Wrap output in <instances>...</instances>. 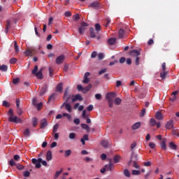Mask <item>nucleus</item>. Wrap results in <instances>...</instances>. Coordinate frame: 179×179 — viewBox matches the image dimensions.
I'll return each mask as SVG.
<instances>
[{
    "mask_svg": "<svg viewBox=\"0 0 179 179\" xmlns=\"http://www.w3.org/2000/svg\"><path fill=\"white\" fill-rule=\"evenodd\" d=\"M101 146H103V148H108V141H106V140L101 141Z\"/></svg>",
    "mask_w": 179,
    "mask_h": 179,
    "instance_id": "obj_26",
    "label": "nucleus"
},
{
    "mask_svg": "<svg viewBox=\"0 0 179 179\" xmlns=\"http://www.w3.org/2000/svg\"><path fill=\"white\" fill-rule=\"evenodd\" d=\"M37 71H38V66H35L34 69L32 70V75H36L38 73Z\"/></svg>",
    "mask_w": 179,
    "mask_h": 179,
    "instance_id": "obj_35",
    "label": "nucleus"
},
{
    "mask_svg": "<svg viewBox=\"0 0 179 179\" xmlns=\"http://www.w3.org/2000/svg\"><path fill=\"white\" fill-rule=\"evenodd\" d=\"M167 141V140L166 138H163L162 143H161V148L162 149V150H166L167 149V147L166 146V142Z\"/></svg>",
    "mask_w": 179,
    "mask_h": 179,
    "instance_id": "obj_20",
    "label": "nucleus"
},
{
    "mask_svg": "<svg viewBox=\"0 0 179 179\" xmlns=\"http://www.w3.org/2000/svg\"><path fill=\"white\" fill-rule=\"evenodd\" d=\"M17 113L19 115H22V114H23V110H22V108H17Z\"/></svg>",
    "mask_w": 179,
    "mask_h": 179,
    "instance_id": "obj_50",
    "label": "nucleus"
},
{
    "mask_svg": "<svg viewBox=\"0 0 179 179\" xmlns=\"http://www.w3.org/2000/svg\"><path fill=\"white\" fill-rule=\"evenodd\" d=\"M108 106L110 107V108H112L113 103V100L112 99H108Z\"/></svg>",
    "mask_w": 179,
    "mask_h": 179,
    "instance_id": "obj_57",
    "label": "nucleus"
},
{
    "mask_svg": "<svg viewBox=\"0 0 179 179\" xmlns=\"http://www.w3.org/2000/svg\"><path fill=\"white\" fill-rule=\"evenodd\" d=\"M61 173H62V169H61L60 171H56L55 175V178H58V177H59Z\"/></svg>",
    "mask_w": 179,
    "mask_h": 179,
    "instance_id": "obj_48",
    "label": "nucleus"
},
{
    "mask_svg": "<svg viewBox=\"0 0 179 179\" xmlns=\"http://www.w3.org/2000/svg\"><path fill=\"white\" fill-rule=\"evenodd\" d=\"M107 72V69H102L99 71V75H103V73H106Z\"/></svg>",
    "mask_w": 179,
    "mask_h": 179,
    "instance_id": "obj_53",
    "label": "nucleus"
},
{
    "mask_svg": "<svg viewBox=\"0 0 179 179\" xmlns=\"http://www.w3.org/2000/svg\"><path fill=\"white\" fill-rule=\"evenodd\" d=\"M64 59H65V56H64V55L59 56L56 59V64L57 65H61V64L64 62Z\"/></svg>",
    "mask_w": 179,
    "mask_h": 179,
    "instance_id": "obj_9",
    "label": "nucleus"
},
{
    "mask_svg": "<svg viewBox=\"0 0 179 179\" xmlns=\"http://www.w3.org/2000/svg\"><path fill=\"white\" fill-rule=\"evenodd\" d=\"M24 177H29L30 176V172L26 171L23 173Z\"/></svg>",
    "mask_w": 179,
    "mask_h": 179,
    "instance_id": "obj_62",
    "label": "nucleus"
},
{
    "mask_svg": "<svg viewBox=\"0 0 179 179\" xmlns=\"http://www.w3.org/2000/svg\"><path fill=\"white\" fill-rule=\"evenodd\" d=\"M120 160H121V157L120 155H115L113 157L114 163H120Z\"/></svg>",
    "mask_w": 179,
    "mask_h": 179,
    "instance_id": "obj_27",
    "label": "nucleus"
},
{
    "mask_svg": "<svg viewBox=\"0 0 179 179\" xmlns=\"http://www.w3.org/2000/svg\"><path fill=\"white\" fill-rule=\"evenodd\" d=\"M165 128H166V129H173V128H174V121L173 120H169Z\"/></svg>",
    "mask_w": 179,
    "mask_h": 179,
    "instance_id": "obj_11",
    "label": "nucleus"
},
{
    "mask_svg": "<svg viewBox=\"0 0 179 179\" xmlns=\"http://www.w3.org/2000/svg\"><path fill=\"white\" fill-rule=\"evenodd\" d=\"M89 80H90L89 78L84 77V80H83V83L87 84V83H89Z\"/></svg>",
    "mask_w": 179,
    "mask_h": 179,
    "instance_id": "obj_64",
    "label": "nucleus"
},
{
    "mask_svg": "<svg viewBox=\"0 0 179 179\" xmlns=\"http://www.w3.org/2000/svg\"><path fill=\"white\" fill-rule=\"evenodd\" d=\"M89 8H94V9H99L100 3L98 1H94L89 5Z\"/></svg>",
    "mask_w": 179,
    "mask_h": 179,
    "instance_id": "obj_12",
    "label": "nucleus"
},
{
    "mask_svg": "<svg viewBox=\"0 0 179 179\" xmlns=\"http://www.w3.org/2000/svg\"><path fill=\"white\" fill-rule=\"evenodd\" d=\"M95 99L96 100H100L101 99V94H95Z\"/></svg>",
    "mask_w": 179,
    "mask_h": 179,
    "instance_id": "obj_63",
    "label": "nucleus"
},
{
    "mask_svg": "<svg viewBox=\"0 0 179 179\" xmlns=\"http://www.w3.org/2000/svg\"><path fill=\"white\" fill-rule=\"evenodd\" d=\"M94 27H95V31H96V34H99V33L101 30V26L100 25V24L96 23V24H95Z\"/></svg>",
    "mask_w": 179,
    "mask_h": 179,
    "instance_id": "obj_22",
    "label": "nucleus"
},
{
    "mask_svg": "<svg viewBox=\"0 0 179 179\" xmlns=\"http://www.w3.org/2000/svg\"><path fill=\"white\" fill-rule=\"evenodd\" d=\"M2 104L4 107H10V104L7 101H3Z\"/></svg>",
    "mask_w": 179,
    "mask_h": 179,
    "instance_id": "obj_49",
    "label": "nucleus"
},
{
    "mask_svg": "<svg viewBox=\"0 0 179 179\" xmlns=\"http://www.w3.org/2000/svg\"><path fill=\"white\" fill-rule=\"evenodd\" d=\"M69 138V139H75V138H76V134L75 133H70Z\"/></svg>",
    "mask_w": 179,
    "mask_h": 179,
    "instance_id": "obj_46",
    "label": "nucleus"
},
{
    "mask_svg": "<svg viewBox=\"0 0 179 179\" xmlns=\"http://www.w3.org/2000/svg\"><path fill=\"white\" fill-rule=\"evenodd\" d=\"M57 92H62V83H59L57 86Z\"/></svg>",
    "mask_w": 179,
    "mask_h": 179,
    "instance_id": "obj_45",
    "label": "nucleus"
},
{
    "mask_svg": "<svg viewBox=\"0 0 179 179\" xmlns=\"http://www.w3.org/2000/svg\"><path fill=\"white\" fill-rule=\"evenodd\" d=\"M114 97H117V94L115 92H110L106 94V99L107 100H113Z\"/></svg>",
    "mask_w": 179,
    "mask_h": 179,
    "instance_id": "obj_10",
    "label": "nucleus"
},
{
    "mask_svg": "<svg viewBox=\"0 0 179 179\" xmlns=\"http://www.w3.org/2000/svg\"><path fill=\"white\" fill-rule=\"evenodd\" d=\"M87 26H89V24L87 22H81V26L78 29L80 34H85V31H86V27H87Z\"/></svg>",
    "mask_w": 179,
    "mask_h": 179,
    "instance_id": "obj_2",
    "label": "nucleus"
},
{
    "mask_svg": "<svg viewBox=\"0 0 179 179\" xmlns=\"http://www.w3.org/2000/svg\"><path fill=\"white\" fill-rule=\"evenodd\" d=\"M36 107L37 110H40V108H41V107H43V102H41V103L36 104Z\"/></svg>",
    "mask_w": 179,
    "mask_h": 179,
    "instance_id": "obj_58",
    "label": "nucleus"
},
{
    "mask_svg": "<svg viewBox=\"0 0 179 179\" xmlns=\"http://www.w3.org/2000/svg\"><path fill=\"white\" fill-rule=\"evenodd\" d=\"M48 125L47 122V119L44 118L41 120V129H43V128H45Z\"/></svg>",
    "mask_w": 179,
    "mask_h": 179,
    "instance_id": "obj_14",
    "label": "nucleus"
},
{
    "mask_svg": "<svg viewBox=\"0 0 179 179\" xmlns=\"http://www.w3.org/2000/svg\"><path fill=\"white\" fill-rule=\"evenodd\" d=\"M9 164H10V166H11V167H13V166H15L16 164V162H15V160L10 159L9 161Z\"/></svg>",
    "mask_w": 179,
    "mask_h": 179,
    "instance_id": "obj_54",
    "label": "nucleus"
},
{
    "mask_svg": "<svg viewBox=\"0 0 179 179\" xmlns=\"http://www.w3.org/2000/svg\"><path fill=\"white\" fill-rule=\"evenodd\" d=\"M155 118H157V120H163V115L160 112H157L155 114Z\"/></svg>",
    "mask_w": 179,
    "mask_h": 179,
    "instance_id": "obj_25",
    "label": "nucleus"
},
{
    "mask_svg": "<svg viewBox=\"0 0 179 179\" xmlns=\"http://www.w3.org/2000/svg\"><path fill=\"white\" fill-rule=\"evenodd\" d=\"M80 19V17L79 16V14H76L73 17V20H79Z\"/></svg>",
    "mask_w": 179,
    "mask_h": 179,
    "instance_id": "obj_51",
    "label": "nucleus"
},
{
    "mask_svg": "<svg viewBox=\"0 0 179 179\" xmlns=\"http://www.w3.org/2000/svg\"><path fill=\"white\" fill-rule=\"evenodd\" d=\"M89 117V115L86 114V110H84L83 111V118H87Z\"/></svg>",
    "mask_w": 179,
    "mask_h": 179,
    "instance_id": "obj_60",
    "label": "nucleus"
},
{
    "mask_svg": "<svg viewBox=\"0 0 179 179\" xmlns=\"http://www.w3.org/2000/svg\"><path fill=\"white\" fill-rule=\"evenodd\" d=\"M69 99H71V94H69V92L68 88L64 92V100H65V103H68L69 101Z\"/></svg>",
    "mask_w": 179,
    "mask_h": 179,
    "instance_id": "obj_7",
    "label": "nucleus"
},
{
    "mask_svg": "<svg viewBox=\"0 0 179 179\" xmlns=\"http://www.w3.org/2000/svg\"><path fill=\"white\" fill-rule=\"evenodd\" d=\"M166 75H167V72L164 71L163 73H160V78H162V79H166Z\"/></svg>",
    "mask_w": 179,
    "mask_h": 179,
    "instance_id": "obj_41",
    "label": "nucleus"
},
{
    "mask_svg": "<svg viewBox=\"0 0 179 179\" xmlns=\"http://www.w3.org/2000/svg\"><path fill=\"white\" fill-rule=\"evenodd\" d=\"M17 169H18V170H23V169H24V166L22 164H17Z\"/></svg>",
    "mask_w": 179,
    "mask_h": 179,
    "instance_id": "obj_61",
    "label": "nucleus"
},
{
    "mask_svg": "<svg viewBox=\"0 0 179 179\" xmlns=\"http://www.w3.org/2000/svg\"><path fill=\"white\" fill-rule=\"evenodd\" d=\"M38 79H43V69L38 71V73L35 75Z\"/></svg>",
    "mask_w": 179,
    "mask_h": 179,
    "instance_id": "obj_24",
    "label": "nucleus"
},
{
    "mask_svg": "<svg viewBox=\"0 0 179 179\" xmlns=\"http://www.w3.org/2000/svg\"><path fill=\"white\" fill-rule=\"evenodd\" d=\"M116 41H117V39L115 38H110L108 40V44H110V45H113V44H115Z\"/></svg>",
    "mask_w": 179,
    "mask_h": 179,
    "instance_id": "obj_23",
    "label": "nucleus"
},
{
    "mask_svg": "<svg viewBox=\"0 0 179 179\" xmlns=\"http://www.w3.org/2000/svg\"><path fill=\"white\" fill-rule=\"evenodd\" d=\"M98 59L99 61H101L102 59H104V53L101 52L98 54Z\"/></svg>",
    "mask_w": 179,
    "mask_h": 179,
    "instance_id": "obj_38",
    "label": "nucleus"
},
{
    "mask_svg": "<svg viewBox=\"0 0 179 179\" xmlns=\"http://www.w3.org/2000/svg\"><path fill=\"white\" fill-rule=\"evenodd\" d=\"M64 106L65 107V109L68 111V113H72V106H71V104H69L68 102H64L61 108H62Z\"/></svg>",
    "mask_w": 179,
    "mask_h": 179,
    "instance_id": "obj_6",
    "label": "nucleus"
},
{
    "mask_svg": "<svg viewBox=\"0 0 179 179\" xmlns=\"http://www.w3.org/2000/svg\"><path fill=\"white\" fill-rule=\"evenodd\" d=\"M72 153V151L71 150H67L65 151V157H68L71 156V154Z\"/></svg>",
    "mask_w": 179,
    "mask_h": 179,
    "instance_id": "obj_43",
    "label": "nucleus"
},
{
    "mask_svg": "<svg viewBox=\"0 0 179 179\" xmlns=\"http://www.w3.org/2000/svg\"><path fill=\"white\" fill-rule=\"evenodd\" d=\"M8 121L9 122H14V124H19L22 122V119L15 116L14 115L13 116H9Z\"/></svg>",
    "mask_w": 179,
    "mask_h": 179,
    "instance_id": "obj_3",
    "label": "nucleus"
},
{
    "mask_svg": "<svg viewBox=\"0 0 179 179\" xmlns=\"http://www.w3.org/2000/svg\"><path fill=\"white\" fill-rule=\"evenodd\" d=\"M130 148H131V150H134V149H135V148H136V142H133L131 144Z\"/></svg>",
    "mask_w": 179,
    "mask_h": 179,
    "instance_id": "obj_56",
    "label": "nucleus"
},
{
    "mask_svg": "<svg viewBox=\"0 0 179 179\" xmlns=\"http://www.w3.org/2000/svg\"><path fill=\"white\" fill-rule=\"evenodd\" d=\"M14 50L16 54L19 53V45H17V42L16 41H14Z\"/></svg>",
    "mask_w": 179,
    "mask_h": 179,
    "instance_id": "obj_29",
    "label": "nucleus"
},
{
    "mask_svg": "<svg viewBox=\"0 0 179 179\" xmlns=\"http://www.w3.org/2000/svg\"><path fill=\"white\" fill-rule=\"evenodd\" d=\"M124 37V29H120L119 30V38H122Z\"/></svg>",
    "mask_w": 179,
    "mask_h": 179,
    "instance_id": "obj_36",
    "label": "nucleus"
},
{
    "mask_svg": "<svg viewBox=\"0 0 179 179\" xmlns=\"http://www.w3.org/2000/svg\"><path fill=\"white\" fill-rule=\"evenodd\" d=\"M169 148L173 150H177V145L174 144L173 142L169 143Z\"/></svg>",
    "mask_w": 179,
    "mask_h": 179,
    "instance_id": "obj_28",
    "label": "nucleus"
},
{
    "mask_svg": "<svg viewBox=\"0 0 179 179\" xmlns=\"http://www.w3.org/2000/svg\"><path fill=\"white\" fill-rule=\"evenodd\" d=\"M90 34L91 38H96V34H97V33H96V31H94V28L93 27L90 28Z\"/></svg>",
    "mask_w": 179,
    "mask_h": 179,
    "instance_id": "obj_13",
    "label": "nucleus"
},
{
    "mask_svg": "<svg viewBox=\"0 0 179 179\" xmlns=\"http://www.w3.org/2000/svg\"><path fill=\"white\" fill-rule=\"evenodd\" d=\"M24 135L25 136H30V129H26L24 131Z\"/></svg>",
    "mask_w": 179,
    "mask_h": 179,
    "instance_id": "obj_37",
    "label": "nucleus"
},
{
    "mask_svg": "<svg viewBox=\"0 0 179 179\" xmlns=\"http://www.w3.org/2000/svg\"><path fill=\"white\" fill-rule=\"evenodd\" d=\"M33 51H34V49H27L24 54L27 57H33Z\"/></svg>",
    "mask_w": 179,
    "mask_h": 179,
    "instance_id": "obj_16",
    "label": "nucleus"
},
{
    "mask_svg": "<svg viewBox=\"0 0 179 179\" xmlns=\"http://www.w3.org/2000/svg\"><path fill=\"white\" fill-rule=\"evenodd\" d=\"M132 174H133V176H139V174H141V171L133 170Z\"/></svg>",
    "mask_w": 179,
    "mask_h": 179,
    "instance_id": "obj_42",
    "label": "nucleus"
},
{
    "mask_svg": "<svg viewBox=\"0 0 179 179\" xmlns=\"http://www.w3.org/2000/svg\"><path fill=\"white\" fill-rule=\"evenodd\" d=\"M17 62V59L16 58H11L10 59V64H16Z\"/></svg>",
    "mask_w": 179,
    "mask_h": 179,
    "instance_id": "obj_52",
    "label": "nucleus"
},
{
    "mask_svg": "<svg viewBox=\"0 0 179 179\" xmlns=\"http://www.w3.org/2000/svg\"><path fill=\"white\" fill-rule=\"evenodd\" d=\"M143 166L145 167H150V166H152V162H150V161L145 162L143 163Z\"/></svg>",
    "mask_w": 179,
    "mask_h": 179,
    "instance_id": "obj_44",
    "label": "nucleus"
},
{
    "mask_svg": "<svg viewBox=\"0 0 179 179\" xmlns=\"http://www.w3.org/2000/svg\"><path fill=\"white\" fill-rule=\"evenodd\" d=\"M0 71H2V72H6L8 71V66L3 64L0 66Z\"/></svg>",
    "mask_w": 179,
    "mask_h": 179,
    "instance_id": "obj_30",
    "label": "nucleus"
},
{
    "mask_svg": "<svg viewBox=\"0 0 179 179\" xmlns=\"http://www.w3.org/2000/svg\"><path fill=\"white\" fill-rule=\"evenodd\" d=\"M81 127H82L83 129H85L86 131H89V129H90V127H89V125H87L86 124H82Z\"/></svg>",
    "mask_w": 179,
    "mask_h": 179,
    "instance_id": "obj_33",
    "label": "nucleus"
},
{
    "mask_svg": "<svg viewBox=\"0 0 179 179\" xmlns=\"http://www.w3.org/2000/svg\"><path fill=\"white\" fill-rule=\"evenodd\" d=\"M46 159L48 162H50V160L52 159V152H51V150L47 152Z\"/></svg>",
    "mask_w": 179,
    "mask_h": 179,
    "instance_id": "obj_19",
    "label": "nucleus"
},
{
    "mask_svg": "<svg viewBox=\"0 0 179 179\" xmlns=\"http://www.w3.org/2000/svg\"><path fill=\"white\" fill-rule=\"evenodd\" d=\"M145 113H146V109L143 108L141 110V113H140V117H144L145 116Z\"/></svg>",
    "mask_w": 179,
    "mask_h": 179,
    "instance_id": "obj_59",
    "label": "nucleus"
},
{
    "mask_svg": "<svg viewBox=\"0 0 179 179\" xmlns=\"http://www.w3.org/2000/svg\"><path fill=\"white\" fill-rule=\"evenodd\" d=\"M92 89V84H90L89 85H87V87H85L83 88V93L86 94L87 93V92H89V90H90Z\"/></svg>",
    "mask_w": 179,
    "mask_h": 179,
    "instance_id": "obj_21",
    "label": "nucleus"
},
{
    "mask_svg": "<svg viewBox=\"0 0 179 179\" xmlns=\"http://www.w3.org/2000/svg\"><path fill=\"white\" fill-rule=\"evenodd\" d=\"M131 57H139L141 55V50H132L129 52Z\"/></svg>",
    "mask_w": 179,
    "mask_h": 179,
    "instance_id": "obj_8",
    "label": "nucleus"
},
{
    "mask_svg": "<svg viewBox=\"0 0 179 179\" xmlns=\"http://www.w3.org/2000/svg\"><path fill=\"white\" fill-rule=\"evenodd\" d=\"M48 89V86H47V85H45L41 90V92H40V96H43L45 92H47Z\"/></svg>",
    "mask_w": 179,
    "mask_h": 179,
    "instance_id": "obj_17",
    "label": "nucleus"
},
{
    "mask_svg": "<svg viewBox=\"0 0 179 179\" xmlns=\"http://www.w3.org/2000/svg\"><path fill=\"white\" fill-rule=\"evenodd\" d=\"M104 167L106 171H111V170L114 169V165H113V163L110 162L108 164L105 165Z\"/></svg>",
    "mask_w": 179,
    "mask_h": 179,
    "instance_id": "obj_18",
    "label": "nucleus"
},
{
    "mask_svg": "<svg viewBox=\"0 0 179 179\" xmlns=\"http://www.w3.org/2000/svg\"><path fill=\"white\" fill-rule=\"evenodd\" d=\"M141 123L140 122H136L132 125L131 129L133 131H136V129H139V128H141Z\"/></svg>",
    "mask_w": 179,
    "mask_h": 179,
    "instance_id": "obj_15",
    "label": "nucleus"
},
{
    "mask_svg": "<svg viewBox=\"0 0 179 179\" xmlns=\"http://www.w3.org/2000/svg\"><path fill=\"white\" fill-rule=\"evenodd\" d=\"M121 101H122V100H121L120 98L117 97L115 99V104H116V106H120V104H121Z\"/></svg>",
    "mask_w": 179,
    "mask_h": 179,
    "instance_id": "obj_31",
    "label": "nucleus"
},
{
    "mask_svg": "<svg viewBox=\"0 0 179 179\" xmlns=\"http://www.w3.org/2000/svg\"><path fill=\"white\" fill-rule=\"evenodd\" d=\"M77 90H78V92H83V86H82V85H77Z\"/></svg>",
    "mask_w": 179,
    "mask_h": 179,
    "instance_id": "obj_55",
    "label": "nucleus"
},
{
    "mask_svg": "<svg viewBox=\"0 0 179 179\" xmlns=\"http://www.w3.org/2000/svg\"><path fill=\"white\" fill-rule=\"evenodd\" d=\"M72 103H75V101H83V97L80 94H77L76 95H73L71 96Z\"/></svg>",
    "mask_w": 179,
    "mask_h": 179,
    "instance_id": "obj_5",
    "label": "nucleus"
},
{
    "mask_svg": "<svg viewBox=\"0 0 179 179\" xmlns=\"http://www.w3.org/2000/svg\"><path fill=\"white\" fill-rule=\"evenodd\" d=\"M124 174L126 177H131V173H129V171H128V169H124Z\"/></svg>",
    "mask_w": 179,
    "mask_h": 179,
    "instance_id": "obj_34",
    "label": "nucleus"
},
{
    "mask_svg": "<svg viewBox=\"0 0 179 179\" xmlns=\"http://www.w3.org/2000/svg\"><path fill=\"white\" fill-rule=\"evenodd\" d=\"M16 22H17V20H16V19L7 20L6 29V34L8 33L9 29H10V27H12V24H13V23H15V24H16Z\"/></svg>",
    "mask_w": 179,
    "mask_h": 179,
    "instance_id": "obj_4",
    "label": "nucleus"
},
{
    "mask_svg": "<svg viewBox=\"0 0 179 179\" xmlns=\"http://www.w3.org/2000/svg\"><path fill=\"white\" fill-rule=\"evenodd\" d=\"M37 122H38V120H37V117H34L32 119V125H33V127H36L37 125Z\"/></svg>",
    "mask_w": 179,
    "mask_h": 179,
    "instance_id": "obj_32",
    "label": "nucleus"
},
{
    "mask_svg": "<svg viewBox=\"0 0 179 179\" xmlns=\"http://www.w3.org/2000/svg\"><path fill=\"white\" fill-rule=\"evenodd\" d=\"M150 124L152 127H155V125H156V120L154 118H151L150 120Z\"/></svg>",
    "mask_w": 179,
    "mask_h": 179,
    "instance_id": "obj_39",
    "label": "nucleus"
},
{
    "mask_svg": "<svg viewBox=\"0 0 179 179\" xmlns=\"http://www.w3.org/2000/svg\"><path fill=\"white\" fill-rule=\"evenodd\" d=\"M43 161V160L41 158H38V159L36 158H33L31 159V162L33 163V164H35L36 169H40L41 167V163Z\"/></svg>",
    "mask_w": 179,
    "mask_h": 179,
    "instance_id": "obj_1",
    "label": "nucleus"
},
{
    "mask_svg": "<svg viewBox=\"0 0 179 179\" xmlns=\"http://www.w3.org/2000/svg\"><path fill=\"white\" fill-rule=\"evenodd\" d=\"M52 100H55V94H52L49 96L48 101H52Z\"/></svg>",
    "mask_w": 179,
    "mask_h": 179,
    "instance_id": "obj_47",
    "label": "nucleus"
},
{
    "mask_svg": "<svg viewBox=\"0 0 179 179\" xmlns=\"http://www.w3.org/2000/svg\"><path fill=\"white\" fill-rule=\"evenodd\" d=\"M59 127V125L58 124H56L53 127V134H55L56 132H57Z\"/></svg>",
    "mask_w": 179,
    "mask_h": 179,
    "instance_id": "obj_40",
    "label": "nucleus"
}]
</instances>
